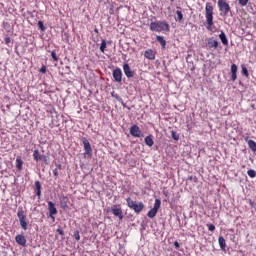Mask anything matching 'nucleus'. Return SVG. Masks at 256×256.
I'll return each instance as SVG.
<instances>
[{
  "mask_svg": "<svg viewBox=\"0 0 256 256\" xmlns=\"http://www.w3.org/2000/svg\"><path fill=\"white\" fill-rule=\"evenodd\" d=\"M205 15H206V21H205L206 29L208 31H213V25H214V23H213V5H211L210 2L206 3Z\"/></svg>",
  "mask_w": 256,
  "mask_h": 256,
  "instance_id": "obj_2",
  "label": "nucleus"
},
{
  "mask_svg": "<svg viewBox=\"0 0 256 256\" xmlns=\"http://www.w3.org/2000/svg\"><path fill=\"white\" fill-rule=\"evenodd\" d=\"M27 14L31 17V19H35V14H33V12L28 10Z\"/></svg>",
  "mask_w": 256,
  "mask_h": 256,
  "instance_id": "obj_48",
  "label": "nucleus"
},
{
  "mask_svg": "<svg viewBox=\"0 0 256 256\" xmlns=\"http://www.w3.org/2000/svg\"><path fill=\"white\" fill-rule=\"evenodd\" d=\"M129 133L132 137H136L138 139H140L141 137H145V135L143 134V131H141V128L137 124H133L130 127Z\"/></svg>",
  "mask_w": 256,
  "mask_h": 256,
  "instance_id": "obj_10",
  "label": "nucleus"
},
{
  "mask_svg": "<svg viewBox=\"0 0 256 256\" xmlns=\"http://www.w3.org/2000/svg\"><path fill=\"white\" fill-rule=\"evenodd\" d=\"M60 207L63 211H67L69 209V197L68 196H61L59 198Z\"/></svg>",
  "mask_w": 256,
  "mask_h": 256,
  "instance_id": "obj_14",
  "label": "nucleus"
},
{
  "mask_svg": "<svg viewBox=\"0 0 256 256\" xmlns=\"http://www.w3.org/2000/svg\"><path fill=\"white\" fill-rule=\"evenodd\" d=\"M56 239H59V235H55Z\"/></svg>",
  "mask_w": 256,
  "mask_h": 256,
  "instance_id": "obj_56",
  "label": "nucleus"
},
{
  "mask_svg": "<svg viewBox=\"0 0 256 256\" xmlns=\"http://www.w3.org/2000/svg\"><path fill=\"white\" fill-rule=\"evenodd\" d=\"M218 9L220 11L221 17H229V13H233L231 11V6L227 3L226 0H218Z\"/></svg>",
  "mask_w": 256,
  "mask_h": 256,
  "instance_id": "obj_6",
  "label": "nucleus"
},
{
  "mask_svg": "<svg viewBox=\"0 0 256 256\" xmlns=\"http://www.w3.org/2000/svg\"><path fill=\"white\" fill-rule=\"evenodd\" d=\"M150 31H154L156 33H163V31H166V33H169L171 31V27L169 26V23L159 20L154 21L149 24Z\"/></svg>",
  "mask_w": 256,
  "mask_h": 256,
  "instance_id": "obj_1",
  "label": "nucleus"
},
{
  "mask_svg": "<svg viewBox=\"0 0 256 256\" xmlns=\"http://www.w3.org/2000/svg\"><path fill=\"white\" fill-rule=\"evenodd\" d=\"M238 3L241 7H245L249 3V0H238Z\"/></svg>",
  "mask_w": 256,
  "mask_h": 256,
  "instance_id": "obj_38",
  "label": "nucleus"
},
{
  "mask_svg": "<svg viewBox=\"0 0 256 256\" xmlns=\"http://www.w3.org/2000/svg\"><path fill=\"white\" fill-rule=\"evenodd\" d=\"M241 73L243 75V77H246L247 79H249V70L247 69V66L245 64L241 65Z\"/></svg>",
  "mask_w": 256,
  "mask_h": 256,
  "instance_id": "obj_26",
  "label": "nucleus"
},
{
  "mask_svg": "<svg viewBox=\"0 0 256 256\" xmlns=\"http://www.w3.org/2000/svg\"><path fill=\"white\" fill-rule=\"evenodd\" d=\"M105 49H107V40L102 39V42L100 44V51H101V53H105Z\"/></svg>",
  "mask_w": 256,
  "mask_h": 256,
  "instance_id": "obj_30",
  "label": "nucleus"
},
{
  "mask_svg": "<svg viewBox=\"0 0 256 256\" xmlns=\"http://www.w3.org/2000/svg\"><path fill=\"white\" fill-rule=\"evenodd\" d=\"M218 243L221 251H225V249H227V243L225 242V238L223 236H219Z\"/></svg>",
  "mask_w": 256,
  "mask_h": 256,
  "instance_id": "obj_22",
  "label": "nucleus"
},
{
  "mask_svg": "<svg viewBox=\"0 0 256 256\" xmlns=\"http://www.w3.org/2000/svg\"><path fill=\"white\" fill-rule=\"evenodd\" d=\"M144 57L146 59H149L150 61H154V59H155V51H153V49H147L144 52Z\"/></svg>",
  "mask_w": 256,
  "mask_h": 256,
  "instance_id": "obj_20",
  "label": "nucleus"
},
{
  "mask_svg": "<svg viewBox=\"0 0 256 256\" xmlns=\"http://www.w3.org/2000/svg\"><path fill=\"white\" fill-rule=\"evenodd\" d=\"M94 33H99V29L95 28Z\"/></svg>",
  "mask_w": 256,
  "mask_h": 256,
  "instance_id": "obj_53",
  "label": "nucleus"
},
{
  "mask_svg": "<svg viewBox=\"0 0 256 256\" xmlns=\"http://www.w3.org/2000/svg\"><path fill=\"white\" fill-rule=\"evenodd\" d=\"M208 230L211 231L213 233V231H215V225L214 224H207Z\"/></svg>",
  "mask_w": 256,
  "mask_h": 256,
  "instance_id": "obj_40",
  "label": "nucleus"
},
{
  "mask_svg": "<svg viewBox=\"0 0 256 256\" xmlns=\"http://www.w3.org/2000/svg\"><path fill=\"white\" fill-rule=\"evenodd\" d=\"M111 97L116 99V101H118V103H123V98H121V96H119V94L115 93V91L111 92Z\"/></svg>",
  "mask_w": 256,
  "mask_h": 256,
  "instance_id": "obj_29",
  "label": "nucleus"
},
{
  "mask_svg": "<svg viewBox=\"0 0 256 256\" xmlns=\"http://www.w3.org/2000/svg\"><path fill=\"white\" fill-rule=\"evenodd\" d=\"M51 58L53 59V61H59V58L57 57V53L55 52V50L51 52Z\"/></svg>",
  "mask_w": 256,
  "mask_h": 256,
  "instance_id": "obj_36",
  "label": "nucleus"
},
{
  "mask_svg": "<svg viewBox=\"0 0 256 256\" xmlns=\"http://www.w3.org/2000/svg\"><path fill=\"white\" fill-rule=\"evenodd\" d=\"M56 167H57L56 169H59L60 171L63 170V165L61 164H56Z\"/></svg>",
  "mask_w": 256,
  "mask_h": 256,
  "instance_id": "obj_49",
  "label": "nucleus"
},
{
  "mask_svg": "<svg viewBox=\"0 0 256 256\" xmlns=\"http://www.w3.org/2000/svg\"><path fill=\"white\" fill-rule=\"evenodd\" d=\"M186 181H194V183H197V178L196 176H188Z\"/></svg>",
  "mask_w": 256,
  "mask_h": 256,
  "instance_id": "obj_39",
  "label": "nucleus"
},
{
  "mask_svg": "<svg viewBox=\"0 0 256 256\" xmlns=\"http://www.w3.org/2000/svg\"><path fill=\"white\" fill-rule=\"evenodd\" d=\"M53 175H54V177H56V179H57V177H59V172L57 171V168H55L53 170Z\"/></svg>",
  "mask_w": 256,
  "mask_h": 256,
  "instance_id": "obj_46",
  "label": "nucleus"
},
{
  "mask_svg": "<svg viewBox=\"0 0 256 256\" xmlns=\"http://www.w3.org/2000/svg\"><path fill=\"white\" fill-rule=\"evenodd\" d=\"M183 217H184V219H187V216L185 214L183 215Z\"/></svg>",
  "mask_w": 256,
  "mask_h": 256,
  "instance_id": "obj_55",
  "label": "nucleus"
},
{
  "mask_svg": "<svg viewBox=\"0 0 256 256\" xmlns=\"http://www.w3.org/2000/svg\"><path fill=\"white\" fill-rule=\"evenodd\" d=\"M141 227H143V223L141 224Z\"/></svg>",
  "mask_w": 256,
  "mask_h": 256,
  "instance_id": "obj_59",
  "label": "nucleus"
},
{
  "mask_svg": "<svg viewBox=\"0 0 256 256\" xmlns=\"http://www.w3.org/2000/svg\"><path fill=\"white\" fill-rule=\"evenodd\" d=\"M64 36L66 39H69V34L68 33H64Z\"/></svg>",
  "mask_w": 256,
  "mask_h": 256,
  "instance_id": "obj_52",
  "label": "nucleus"
},
{
  "mask_svg": "<svg viewBox=\"0 0 256 256\" xmlns=\"http://www.w3.org/2000/svg\"><path fill=\"white\" fill-rule=\"evenodd\" d=\"M126 219H128V221H135V215L129 213H126Z\"/></svg>",
  "mask_w": 256,
  "mask_h": 256,
  "instance_id": "obj_37",
  "label": "nucleus"
},
{
  "mask_svg": "<svg viewBox=\"0 0 256 256\" xmlns=\"http://www.w3.org/2000/svg\"><path fill=\"white\" fill-rule=\"evenodd\" d=\"M184 225H187V222H184Z\"/></svg>",
  "mask_w": 256,
  "mask_h": 256,
  "instance_id": "obj_58",
  "label": "nucleus"
},
{
  "mask_svg": "<svg viewBox=\"0 0 256 256\" xmlns=\"http://www.w3.org/2000/svg\"><path fill=\"white\" fill-rule=\"evenodd\" d=\"M156 41L158 43H160L162 49H165V47L167 46V41L165 40V37H163V36H156Z\"/></svg>",
  "mask_w": 256,
  "mask_h": 256,
  "instance_id": "obj_24",
  "label": "nucleus"
},
{
  "mask_svg": "<svg viewBox=\"0 0 256 256\" xmlns=\"http://www.w3.org/2000/svg\"><path fill=\"white\" fill-rule=\"evenodd\" d=\"M195 70V67H193L192 69H191V71H194Z\"/></svg>",
  "mask_w": 256,
  "mask_h": 256,
  "instance_id": "obj_57",
  "label": "nucleus"
},
{
  "mask_svg": "<svg viewBox=\"0 0 256 256\" xmlns=\"http://www.w3.org/2000/svg\"><path fill=\"white\" fill-rule=\"evenodd\" d=\"M41 189H42L41 182L39 180H36L34 184V192H35V195L38 197V199H41Z\"/></svg>",
  "mask_w": 256,
  "mask_h": 256,
  "instance_id": "obj_18",
  "label": "nucleus"
},
{
  "mask_svg": "<svg viewBox=\"0 0 256 256\" xmlns=\"http://www.w3.org/2000/svg\"><path fill=\"white\" fill-rule=\"evenodd\" d=\"M73 237H74V239H76V241H80L81 240V235H80L79 230H75L74 231Z\"/></svg>",
  "mask_w": 256,
  "mask_h": 256,
  "instance_id": "obj_32",
  "label": "nucleus"
},
{
  "mask_svg": "<svg viewBox=\"0 0 256 256\" xmlns=\"http://www.w3.org/2000/svg\"><path fill=\"white\" fill-rule=\"evenodd\" d=\"M237 71H238L237 64H232L230 68V73H231L230 80L232 82L237 81Z\"/></svg>",
  "mask_w": 256,
  "mask_h": 256,
  "instance_id": "obj_17",
  "label": "nucleus"
},
{
  "mask_svg": "<svg viewBox=\"0 0 256 256\" xmlns=\"http://www.w3.org/2000/svg\"><path fill=\"white\" fill-rule=\"evenodd\" d=\"M37 26H38V29H40V31L44 32V31H47V26H45V23L41 20H39L37 22Z\"/></svg>",
  "mask_w": 256,
  "mask_h": 256,
  "instance_id": "obj_28",
  "label": "nucleus"
},
{
  "mask_svg": "<svg viewBox=\"0 0 256 256\" xmlns=\"http://www.w3.org/2000/svg\"><path fill=\"white\" fill-rule=\"evenodd\" d=\"M80 141L83 144L84 151H85L83 153L84 159H92L93 148H91V143L89 142V139H87V137H82V138H80Z\"/></svg>",
  "mask_w": 256,
  "mask_h": 256,
  "instance_id": "obj_5",
  "label": "nucleus"
},
{
  "mask_svg": "<svg viewBox=\"0 0 256 256\" xmlns=\"http://www.w3.org/2000/svg\"><path fill=\"white\" fill-rule=\"evenodd\" d=\"M112 77L114 83H118L119 85H123V71L121 68L117 67L112 71Z\"/></svg>",
  "mask_w": 256,
  "mask_h": 256,
  "instance_id": "obj_9",
  "label": "nucleus"
},
{
  "mask_svg": "<svg viewBox=\"0 0 256 256\" xmlns=\"http://www.w3.org/2000/svg\"><path fill=\"white\" fill-rule=\"evenodd\" d=\"M17 217L19 219L21 229H23V231H27V225H29V222H27V213L23 210V207H18Z\"/></svg>",
  "mask_w": 256,
  "mask_h": 256,
  "instance_id": "obj_7",
  "label": "nucleus"
},
{
  "mask_svg": "<svg viewBox=\"0 0 256 256\" xmlns=\"http://www.w3.org/2000/svg\"><path fill=\"white\" fill-rule=\"evenodd\" d=\"M120 103H121L122 107H124V109H128V111H131V107L127 106V104L125 102H123V100Z\"/></svg>",
  "mask_w": 256,
  "mask_h": 256,
  "instance_id": "obj_43",
  "label": "nucleus"
},
{
  "mask_svg": "<svg viewBox=\"0 0 256 256\" xmlns=\"http://www.w3.org/2000/svg\"><path fill=\"white\" fill-rule=\"evenodd\" d=\"M114 13H115V7L113 5H110L109 14L114 15Z\"/></svg>",
  "mask_w": 256,
  "mask_h": 256,
  "instance_id": "obj_41",
  "label": "nucleus"
},
{
  "mask_svg": "<svg viewBox=\"0 0 256 256\" xmlns=\"http://www.w3.org/2000/svg\"><path fill=\"white\" fill-rule=\"evenodd\" d=\"M123 72L127 79H132V77H135V75H137V73H135V71L131 69V66H129L128 63L123 64Z\"/></svg>",
  "mask_w": 256,
  "mask_h": 256,
  "instance_id": "obj_13",
  "label": "nucleus"
},
{
  "mask_svg": "<svg viewBox=\"0 0 256 256\" xmlns=\"http://www.w3.org/2000/svg\"><path fill=\"white\" fill-rule=\"evenodd\" d=\"M208 49H217L219 47V41L213 39V37L206 39Z\"/></svg>",
  "mask_w": 256,
  "mask_h": 256,
  "instance_id": "obj_15",
  "label": "nucleus"
},
{
  "mask_svg": "<svg viewBox=\"0 0 256 256\" xmlns=\"http://www.w3.org/2000/svg\"><path fill=\"white\" fill-rule=\"evenodd\" d=\"M159 209H161V199L157 198L155 199L153 208L148 211L147 217H149V219H153L157 217V213H159Z\"/></svg>",
  "mask_w": 256,
  "mask_h": 256,
  "instance_id": "obj_8",
  "label": "nucleus"
},
{
  "mask_svg": "<svg viewBox=\"0 0 256 256\" xmlns=\"http://www.w3.org/2000/svg\"><path fill=\"white\" fill-rule=\"evenodd\" d=\"M15 241L18 245H21V247H25V245H27V238H25V235L23 234L16 235Z\"/></svg>",
  "mask_w": 256,
  "mask_h": 256,
  "instance_id": "obj_16",
  "label": "nucleus"
},
{
  "mask_svg": "<svg viewBox=\"0 0 256 256\" xmlns=\"http://www.w3.org/2000/svg\"><path fill=\"white\" fill-rule=\"evenodd\" d=\"M218 37L223 45H229V40L227 39V35L225 34V32L221 31Z\"/></svg>",
  "mask_w": 256,
  "mask_h": 256,
  "instance_id": "obj_21",
  "label": "nucleus"
},
{
  "mask_svg": "<svg viewBox=\"0 0 256 256\" xmlns=\"http://www.w3.org/2000/svg\"><path fill=\"white\" fill-rule=\"evenodd\" d=\"M249 205L253 208L256 209V203L253 202V200H249Z\"/></svg>",
  "mask_w": 256,
  "mask_h": 256,
  "instance_id": "obj_45",
  "label": "nucleus"
},
{
  "mask_svg": "<svg viewBox=\"0 0 256 256\" xmlns=\"http://www.w3.org/2000/svg\"><path fill=\"white\" fill-rule=\"evenodd\" d=\"M239 85H241V87H243V83L241 81L239 82Z\"/></svg>",
  "mask_w": 256,
  "mask_h": 256,
  "instance_id": "obj_54",
  "label": "nucleus"
},
{
  "mask_svg": "<svg viewBox=\"0 0 256 256\" xmlns=\"http://www.w3.org/2000/svg\"><path fill=\"white\" fill-rule=\"evenodd\" d=\"M145 145H147V147H153L154 145V141H153V135H148L145 137L144 139Z\"/></svg>",
  "mask_w": 256,
  "mask_h": 256,
  "instance_id": "obj_23",
  "label": "nucleus"
},
{
  "mask_svg": "<svg viewBox=\"0 0 256 256\" xmlns=\"http://www.w3.org/2000/svg\"><path fill=\"white\" fill-rule=\"evenodd\" d=\"M48 211H49V217L52 219V221H55V215H57V207L55 206V202L49 201L48 202Z\"/></svg>",
  "mask_w": 256,
  "mask_h": 256,
  "instance_id": "obj_12",
  "label": "nucleus"
},
{
  "mask_svg": "<svg viewBox=\"0 0 256 256\" xmlns=\"http://www.w3.org/2000/svg\"><path fill=\"white\" fill-rule=\"evenodd\" d=\"M174 247H175V249L179 250V248L181 247L179 244V241L174 242Z\"/></svg>",
  "mask_w": 256,
  "mask_h": 256,
  "instance_id": "obj_47",
  "label": "nucleus"
},
{
  "mask_svg": "<svg viewBox=\"0 0 256 256\" xmlns=\"http://www.w3.org/2000/svg\"><path fill=\"white\" fill-rule=\"evenodd\" d=\"M56 233L58 235H61L62 237H64V235H65V231L63 230V228L61 226L58 227V229L56 230Z\"/></svg>",
  "mask_w": 256,
  "mask_h": 256,
  "instance_id": "obj_34",
  "label": "nucleus"
},
{
  "mask_svg": "<svg viewBox=\"0 0 256 256\" xmlns=\"http://www.w3.org/2000/svg\"><path fill=\"white\" fill-rule=\"evenodd\" d=\"M176 15L175 21H178V23H183V12H181V10H177Z\"/></svg>",
  "mask_w": 256,
  "mask_h": 256,
  "instance_id": "obj_27",
  "label": "nucleus"
},
{
  "mask_svg": "<svg viewBox=\"0 0 256 256\" xmlns=\"http://www.w3.org/2000/svg\"><path fill=\"white\" fill-rule=\"evenodd\" d=\"M16 168L18 171H23V160L21 159V156H17L16 158Z\"/></svg>",
  "mask_w": 256,
  "mask_h": 256,
  "instance_id": "obj_25",
  "label": "nucleus"
},
{
  "mask_svg": "<svg viewBox=\"0 0 256 256\" xmlns=\"http://www.w3.org/2000/svg\"><path fill=\"white\" fill-rule=\"evenodd\" d=\"M171 137H172V139H174V141L179 140V135L177 134V132L175 130L171 131Z\"/></svg>",
  "mask_w": 256,
  "mask_h": 256,
  "instance_id": "obj_33",
  "label": "nucleus"
},
{
  "mask_svg": "<svg viewBox=\"0 0 256 256\" xmlns=\"http://www.w3.org/2000/svg\"><path fill=\"white\" fill-rule=\"evenodd\" d=\"M3 27L6 31H10L11 29V24L9 22H3Z\"/></svg>",
  "mask_w": 256,
  "mask_h": 256,
  "instance_id": "obj_35",
  "label": "nucleus"
},
{
  "mask_svg": "<svg viewBox=\"0 0 256 256\" xmlns=\"http://www.w3.org/2000/svg\"><path fill=\"white\" fill-rule=\"evenodd\" d=\"M247 175L251 178V179H255L256 177V171L254 169H249L247 171Z\"/></svg>",
  "mask_w": 256,
  "mask_h": 256,
  "instance_id": "obj_31",
  "label": "nucleus"
},
{
  "mask_svg": "<svg viewBox=\"0 0 256 256\" xmlns=\"http://www.w3.org/2000/svg\"><path fill=\"white\" fill-rule=\"evenodd\" d=\"M179 226L183 227V222H181V219L178 218Z\"/></svg>",
  "mask_w": 256,
  "mask_h": 256,
  "instance_id": "obj_51",
  "label": "nucleus"
},
{
  "mask_svg": "<svg viewBox=\"0 0 256 256\" xmlns=\"http://www.w3.org/2000/svg\"><path fill=\"white\" fill-rule=\"evenodd\" d=\"M5 44L9 45V43H11V37L7 36L4 38Z\"/></svg>",
  "mask_w": 256,
  "mask_h": 256,
  "instance_id": "obj_44",
  "label": "nucleus"
},
{
  "mask_svg": "<svg viewBox=\"0 0 256 256\" xmlns=\"http://www.w3.org/2000/svg\"><path fill=\"white\" fill-rule=\"evenodd\" d=\"M33 160L36 162L43 161V163L49 165V157L41 154L38 149L33 151Z\"/></svg>",
  "mask_w": 256,
  "mask_h": 256,
  "instance_id": "obj_11",
  "label": "nucleus"
},
{
  "mask_svg": "<svg viewBox=\"0 0 256 256\" xmlns=\"http://www.w3.org/2000/svg\"><path fill=\"white\" fill-rule=\"evenodd\" d=\"M126 203L129 209H133V211L137 213V215H139V213H141V211L145 209V204L143 202L134 201L133 199H131V197H128L126 199Z\"/></svg>",
  "mask_w": 256,
  "mask_h": 256,
  "instance_id": "obj_3",
  "label": "nucleus"
},
{
  "mask_svg": "<svg viewBox=\"0 0 256 256\" xmlns=\"http://www.w3.org/2000/svg\"><path fill=\"white\" fill-rule=\"evenodd\" d=\"M244 141L248 144L249 149L253 151V153H256V142L255 140L249 139V137L244 138Z\"/></svg>",
  "mask_w": 256,
  "mask_h": 256,
  "instance_id": "obj_19",
  "label": "nucleus"
},
{
  "mask_svg": "<svg viewBox=\"0 0 256 256\" xmlns=\"http://www.w3.org/2000/svg\"><path fill=\"white\" fill-rule=\"evenodd\" d=\"M107 213H112L114 217H117L119 221H123L125 216L123 215V208H121V204H113L111 207L106 209Z\"/></svg>",
  "mask_w": 256,
  "mask_h": 256,
  "instance_id": "obj_4",
  "label": "nucleus"
},
{
  "mask_svg": "<svg viewBox=\"0 0 256 256\" xmlns=\"http://www.w3.org/2000/svg\"><path fill=\"white\" fill-rule=\"evenodd\" d=\"M40 73H47V66L43 65L41 68H40Z\"/></svg>",
  "mask_w": 256,
  "mask_h": 256,
  "instance_id": "obj_42",
  "label": "nucleus"
},
{
  "mask_svg": "<svg viewBox=\"0 0 256 256\" xmlns=\"http://www.w3.org/2000/svg\"><path fill=\"white\" fill-rule=\"evenodd\" d=\"M163 195H165V197H169V191L163 190Z\"/></svg>",
  "mask_w": 256,
  "mask_h": 256,
  "instance_id": "obj_50",
  "label": "nucleus"
}]
</instances>
